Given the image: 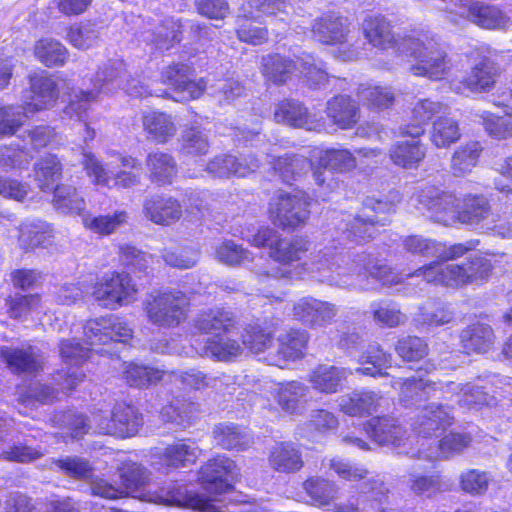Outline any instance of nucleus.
Wrapping results in <instances>:
<instances>
[{
	"label": "nucleus",
	"mask_w": 512,
	"mask_h": 512,
	"mask_svg": "<svg viewBox=\"0 0 512 512\" xmlns=\"http://www.w3.org/2000/svg\"><path fill=\"white\" fill-rule=\"evenodd\" d=\"M124 65L120 61L109 63L97 72L92 89H75L71 80L62 76L48 75L45 71L29 76V89L23 91L21 107L0 106V136L12 135L23 124L25 118L36 112L52 108L60 94L68 96L64 115L76 121H82L100 93L111 92L121 87L132 97L148 95L170 96L169 93H158L136 78L127 79L123 83Z\"/></svg>",
	"instance_id": "obj_1"
},
{
	"label": "nucleus",
	"mask_w": 512,
	"mask_h": 512,
	"mask_svg": "<svg viewBox=\"0 0 512 512\" xmlns=\"http://www.w3.org/2000/svg\"><path fill=\"white\" fill-rule=\"evenodd\" d=\"M310 242L305 238H282L272 246L269 256L279 266L271 271L258 273V281L261 287L258 289L260 295L270 303L282 301L285 293L275 289L274 283L279 279L301 278L308 274L322 282L331 285H346L350 283L347 268L342 267L347 259L344 253L334 248H325L312 255L309 261L301 263L302 257L308 252Z\"/></svg>",
	"instance_id": "obj_2"
},
{
	"label": "nucleus",
	"mask_w": 512,
	"mask_h": 512,
	"mask_svg": "<svg viewBox=\"0 0 512 512\" xmlns=\"http://www.w3.org/2000/svg\"><path fill=\"white\" fill-rule=\"evenodd\" d=\"M413 205L436 222L443 225L462 223L474 228H494V214L488 200L482 195L457 197L450 192H441L434 186H426L412 197Z\"/></svg>",
	"instance_id": "obj_3"
},
{
	"label": "nucleus",
	"mask_w": 512,
	"mask_h": 512,
	"mask_svg": "<svg viewBox=\"0 0 512 512\" xmlns=\"http://www.w3.org/2000/svg\"><path fill=\"white\" fill-rule=\"evenodd\" d=\"M84 335L90 350L103 354L108 352L104 348H96L97 345H108L111 342L125 343L132 337V330L126 323L117 317H106L89 320L84 326ZM89 348L80 346L75 339L64 340L60 344V355L66 365L62 390H71L84 378V373L79 370V365L88 357Z\"/></svg>",
	"instance_id": "obj_4"
},
{
	"label": "nucleus",
	"mask_w": 512,
	"mask_h": 512,
	"mask_svg": "<svg viewBox=\"0 0 512 512\" xmlns=\"http://www.w3.org/2000/svg\"><path fill=\"white\" fill-rule=\"evenodd\" d=\"M317 158L318 166L303 156L290 155L279 157L270 164L273 165V170L279 174L281 179L287 183L312 168L316 184L321 187L326 184L327 192H332L339 186V182L331 170L350 171L357 165V157L347 149L320 150L317 152Z\"/></svg>",
	"instance_id": "obj_5"
},
{
	"label": "nucleus",
	"mask_w": 512,
	"mask_h": 512,
	"mask_svg": "<svg viewBox=\"0 0 512 512\" xmlns=\"http://www.w3.org/2000/svg\"><path fill=\"white\" fill-rule=\"evenodd\" d=\"M496 257V254L476 253L464 264H447V261L441 260L432 261L407 276L422 278L427 283L451 288L479 285L489 278Z\"/></svg>",
	"instance_id": "obj_6"
},
{
	"label": "nucleus",
	"mask_w": 512,
	"mask_h": 512,
	"mask_svg": "<svg viewBox=\"0 0 512 512\" xmlns=\"http://www.w3.org/2000/svg\"><path fill=\"white\" fill-rule=\"evenodd\" d=\"M401 53L415 62L408 67L414 76L438 81L446 78L452 70V62L439 37L431 32H420L407 38L399 46Z\"/></svg>",
	"instance_id": "obj_7"
},
{
	"label": "nucleus",
	"mask_w": 512,
	"mask_h": 512,
	"mask_svg": "<svg viewBox=\"0 0 512 512\" xmlns=\"http://www.w3.org/2000/svg\"><path fill=\"white\" fill-rule=\"evenodd\" d=\"M111 157L115 158V161L104 165L94 154L83 153L82 165L95 185L126 189L140 184V173L133 171L140 167L137 158L117 152H112Z\"/></svg>",
	"instance_id": "obj_8"
},
{
	"label": "nucleus",
	"mask_w": 512,
	"mask_h": 512,
	"mask_svg": "<svg viewBox=\"0 0 512 512\" xmlns=\"http://www.w3.org/2000/svg\"><path fill=\"white\" fill-rule=\"evenodd\" d=\"M189 298L181 291H158L146 297L143 311L149 323L159 328H175L188 317Z\"/></svg>",
	"instance_id": "obj_9"
},
{
	"label": "nucleus",
	"mask_w": 512,
	"mask_h": 512,
	"mask_svg": "<svg viewBox=\"0 0 512 512\" xmlns=\"http://www.w3.org/2000/svg\"><path fill=\"white\" fill-rule=\"evenodd\" d=\"M452 22L467 20L487 30H506L511 18L500 7L470 0H442Z\"/></svg>",
	"instance_id": "obj_10"
},
{
	"label": "nucleus",
	"mask_w": 512,
	"mask_h": 512,
	"mask_svg": "<svg viewBox=\"0 0 512 512\" xmlns=\"http://www.w3.org/2000/svg\"><path fill=\"white\" fill-rule=\"evenodd\" d=\"M299 70L309 82L320 85L327 79V73L321 61L309 54L298 59L296 63L278 54L268 55L262 60L264 76L274 83H284L294 71Z\"/></svg>",
	"instance_id": "obj_11"
},
{
	"label": "nucleus",
	"mask_w": 512,
	"mask_h": 512,
	"mask_svg": "<svg viewBox=\"0 0 512 512\" xmlns=\"http://www.w3.org/2000/svg\"><path fill=\"white\" fill-rule=\"evenodd\" d=\"M291 0H249L241 7L242 15L239 17L237 36L240 41L252 45H261L268 39L266 28L255 24L259 17L257 13L276 15L284 12Z\"/></svg>",
	"instance_id": "obj_12"
},
{
	"label": "nucleus",
	"mask_w": 512,
	"mask_h": 512,
	"mask_svg": "<svg viewBox=\"0 0 512 512\" xmlns=\"http://www.w3.org/2000/svg\"><path fill=\"white\" fill-rule=\"evenodd\" d=\"M395 211V205L388 201L368 199L365 202L362 215L351 218L350 215H341L337 228L348 233L357 241H365L374 237L376 224L385 225L386 217Z\"/></svg>",
	"instance_id": "obj_13"
},
{
	"label": "nucleus",
	"mask_w": 512,
	"mask_h": 512,
	"mask_svg": "<svg viewBox=\"0 0 512 512\" xmlns=\"http://www.w3.org/2000/svg\"><path fill=\"white\" fill-rule=\"evenodd\" d=\"M138 289L127 273H105L93 286L92 295L99 305L114 310L136 300Z\"/></svg>",
	"instance_id": "obj_14"
},
{
	"label": "nucleus",
	"mask_w": 512,
	"mask_h": 512,
	"mask_svg": "<svg viewBox=\"0 0 512 512\" xmlns=\"http://www.w3.org/2000/svg\"><path fill=\"white\" fill-rule=\"evenodd\" d=\"M402 246L407 253L415 257L423 259L435 258L434 261H452L472 251L476 243L469 241L447 245L423 235H409L402 239Z\"/></svg>",
	"instance_id": "obj_15"
},
{
	"label": "nucleus",
	"mask_w": 512,
	"mask_h": 512,
	"mask_svg": "<svg viewBox=\"0 0 512 512\" xmlns=\"http://www.w3.org/2000/svg\"><path fill=\"white\" fill-rule=\"evenodd\" d=\"M93 422L99 433L118 438H129L137 434L143 424V419L134 406L119 402L113 406L110 417L102 413H95Z\"/></svg>",
	"instance_id": "obj_16"
},
{
	"label": "nucleus",
	"mask_w": 512,
	"mask_h": 512,
	"mask_svg": "<svg viewBox=\"0 0 512 512\" xmlns=\"http://www.w3.org/2000/svg\"><path fill=\"white\" fill-rule=\"evenodd\" d=\"M269 217L281 228H297L309 217L308 201L303 193L278 192L270 201Z\"/></svg>",
	"instance_id": "obj_17"
},
{
	"label": "nucleus",
	"mask_w": 512,
	"mask_h": 512,
	"mask_svg": "<svg viewBox=\"0 0 512 512\" xmlns=\"http://www.w3.org/2000/svg\"><path fill=\"white\" fill-rule=\"evenodd\" d=\"M191 74V68L185 64H174L162 71L161 82L173 89L174 95L171 97L175 101H189L203 94L206 88L205 81H194L190 78Z\"/></svg>",
	"instance_id": "obj_18"
},
{
	"label": "nucleus",
	"mask_w": 512,
	"mask_h": 512,
	"mask_svg": "<svg viewBox=\"0 0 512 512\" xmlns=\"http://www.w3.org/2000/svg\"><path fill=\"white\" fill-rule=\"evenodd\" d=\"M347 259L346 263H342V267H346V272L349 273L350 283L340 285L341 287L356 285L360 278L369 275L383 285L392 286L401 282V275L395 272L392 268L378 263H373L369 255H357L354 259L345 254Z\"/></svg>",
	"instance_id": "obj_19"
},
{
	"label": "nucleus",
	"mask_w": 512,
	"mask_h": 512,
	"mask_svg": "<svg viewBox=\"0 0 512 512\" xmlns=\"http://www.w3.org/2000/svg\"><path fill=\"white\" fill-rule=\"evenodd\" d=\"M235 476L234 462L225 457L208 461L199 471V480L203 488L215 495L230 491Z\"/></svg>",
	"instance_id": "obj_20"
},
{
	"label": "nucleus",
	"mask_w": 512,
	"mask_h": 512,
	"mask_svg": "<svg viewBox=\"0 0 512 512\" xmlns=\"http://www.w3.org/2000/svg\"><path fill=\"white\" fill-rule=\"evenodd\" d=\"M363 33L366 40L374 47L380 50L391 49L399 58L403 53L399 49L402 42L413 35L396 37L392 32L390 23L383 17L370 16L363 22Z\"/></svg>",
	"instance_id": "obj_21"
},
{
	"label": "nucleus",
	"mask_w": 512,
	"mask_h": 512,
	"mask_svg": "<svg viewBox=\"0 0 512 512\" xmlns=\"http://www.w3.org/2000/svg\"><path fill=\"white\" fill-rule=\"evenodd\" d=\"M448 107L440 101L419 99L411 107L409 123L402 126L403 136L420 138L425 133L426 124L436 115L445 114Z\"/></svg>",
	"instance_id": "obj_22"
},
{
	"label": "nucleus",
	"mask_w": 512,
	"mask_h": 512,
	"mask_svg": "<svg viewBox=\"0 0 512 512\" xmlns=\"http://www.w3.org/2000/svg\"><path fill=\"white\" fill-rule=\"evenodd\" d=\"M259 167V159L252 154L242 155L240 158L224 155L210 161L206 171L214 177H246Z\"/></svg>",
	"instance_id": "obj_23"
},
{
	"label": "nucleus",
	"mask_w": 512,
	"mask_h": 512,
	"mask_svg": "<svg viewBox=\"0 0 512 512\" xmlns=\"http://www.w3.org/2000/svg\"><path fill=\"white\" fill-rule=\"evenodd\" d=\"M499 65L489 57H482L475 63L461 84L463 90L471 93H485L492 90L500 76Z\"/></svg>",
	"instance_id": "obj_24"
},
{
	"label": "nucleus",
	"mask_w": 512,
	"mask_h": 512,
	"mask_svg": "<svg viewBox=\"0 0 512 512\" xmlns=\"http://www.w3.org/2000/svg\"><path fill=\"white\" fill-rule=\"evenodd\" d=\"M144 217L156 225L169 226L182 216V207L173 197L152 196L143 203Z\"/></svg>",
	"instance_id": "obj_25"
},
{
	"label": "nucleus",
	"mask_w": 512,
	"mask_h": 512,
	"mask_svg": "<svg viewBox=\"0 0 512 512\" xmlns=\"http://www.w3.org/2000/svg\"><path fill=\"white\" fill-rule=\"evenodd\" d=\"M274 118L278 123L293 127L304 128L309 131H319L323 123L316 114L308 113L301 103L293 100L281 102L275 109Z\"/></svg>",
	"instance_id": "obj_26"
},
{
	"label": "nucleus",
	"mask_w": 512,
	"mask_h": 512,
	"mask_svg": "<svg viewBox=\"0 0 512 512\" xmlns=\"http://www.w3.org/2000/svg\"><path fill=\"white\" fill-rule=\"evenodd\" d=\"M307 334L299 330H288L278 337V348L275 356L267 358L270 364L282 367L288 361L301 359L306 350Z\"/></svg>",
	"instance_id": "obj_27"
},
{
	"label": "nucleus",
	"mask_w": 512,
	"mask_h": 512,
	"mask_svg": "<svg viewBox=\"0 0 512 512\" xmlns=\"http://www.w3.org/2000/svg\"><path fill=\"white\" fill-rule=\"evenodd\" d=\"M0 359L11 371L16 373L35 372L42 368L43 363L39 351L32 346L21 349L2 346L0 348Z\"/></svg>",
	"instance_id": "obj_28"
},
{
	"label": "nucleus",
	"mask_w": 512,
	"mask_h": 512,
	"mask_svg": "<svg viewBox=\"0 0 512 512\" xmlns=\"http://www.w3.org/2000/svg\"><path fill=\"white\" fill-rule=\"evenodd\" d=\"M427 146L419 138L399 140L389 149L393 164L404 169H416L426 157Z\"/></svg>",
	"instance_id": "obj_29"
},
{
	"label": "nucleus",
	"mask_w": 512,
	"mask_h": 512,
	"mask_svg": "<svg viewBox=\"0 0 512 512\" xmlns=\"http://www.w3.org/2000/svg\"><path fill=\"white\" fill-rule=\"evenodd\" d=\"M312 32L318 41L324 44H344L349 33V22L336 15H325L316 19Z\"/></svg>",
	"instance_id": "obj_30"
},
{
	"label": "nucleus",
	"mask_w": 512,
	"mask_h": 512,
	"mask_svg": "<svg viewBox=\"0 0 512 512\" xmlns=\"http://www.w3.org/2000/svg\"><path fill=\"white\" fill-rule=\"evenodd\" d=\"M142 126L148 140L165 144L177 131L172 116L159 111H147L142 116Z\"/></svg>",
	"instance_id": "obj_31"
},
{
	"label": "nucleus",
	"mask_w": 512,
	"mask_h": 512,
	"mask_svg": "<svg viewBox=\"0 0 512 512\" xmlns=\"http://www.w3.org/2000/svg\"><path fill=\"white\" fill-rule=\"evenodd\" d=\"M352 372L343 367L322 364L311 371L308 381L322 393H336Z\"/></svg>",
	"instance_id": "obj_32"
},
{
	"label": "nucleus",
	"mask_w": 512,
	"mask_h": 512,
	"mask_svg": "<svg viewBox=\"0 0 512 512\" xmlns=\"http://www.w3.org/2000/svg\"><path fill=\"white\" fill-rule=\"evenodd\" d=\"M231 330L229 332L220 331L214 336L208 337L205 344L199 348L198 353L219 361H229L238 357L242 353V346L231 337Z\"/></svg>",
	"instance_id": "obj_33"
},
{
	"label": "nucleus",
	"mask_w": 512,
	"mask_h": 512,
	"mask_svg": "<svg viewBox=\"0 0 512 512\" xmlns=\"http://www.w3.org/2000/svg\"><path fill=\"white\" fill-rule=\"evenodd\" d=\"M193 328L201 334L229 332L234 327L233 313L223 308H213L201 311L193 319Z\"/></svg>",
	"instance_id": "obj_34"
},
{
	"label": "nucleus",
	"mask_w": 512,
	"mask_h": 512,
	"mask_svg": "<svg viewBox=\"0 0 512 512\" xmlns=\"http://www.w3.org/2000/svg\"><path fill=\"white\" fill-rule=\"evenodd\" d=\"M145 165L149 179L159 185L171 183L177 173L174 157L158 149L148 153Z\"/></svg>",
	"instance_id": "obj_35"
},
{
	"label": "nucleus",
	"mask_w": 512,
	"mask_h": 512,
	"mask_svg": "<svg viewBox=\"0 0 512 512\" xmlns=\"http://www.w3.org/2000/svg\"><path fill=\"white\" fill-rule=\"evenodd\" d=\"M327 116L341 129L352 128L360 118V110L351 97L339 95L327 103Z\"/></svg>",
	"instance_id": "obj_36"
},
{
	"label": "nucleus",
	"mask_w": 512,
	"mask_h": 512,
	"mask_svg": "<svg viewBox=\"0 0 512 512\" xmlns=\"http://www.w3.org/2000/svg\"><path fill=\"white\" fill-rule=\"evenodd\" d=\"M451 410L441 405L430 404L426 406L421 415L413 423L414 430L423 437L436 434L438 430L451 423Z\"/></svg>",
	"instance_id": "obj_37"
},
{
	"label": "nucleus",
	"mask_w": 512,
	"mask_h": 512,
	"mask_svg": "<svg viewBox=\"0 0 512 512\" xmlns=\"http://www.w3.org/2000/svg\"><path fill=\"white\" fill-rule=\"evenodd\" d=\"M54 237L50 224L43 221H26L19 227V245L26 250L46 247Z\"/></svg>",
	"instance_id": "obj_38"
},
{
	"label": "nucleus",
	"mask_w": 512,
	"mask_h": 512,
	"mask_svg": "<svg viewBox=\"0 0 512 512\" xmlns=\"http://www.w3.org/2000/svg\"><path fill=\"white\" fill-rule=\"evenodd\" d=\"M461 342L467 353H486L495 343V335L489 325L476 323L464 329Z\"/></svg>",
	"instance_id": "obj_39"
},
{
	"label": "nucleus",
	"mask_w": 512,
	"mask_h": 512,
	"mask_svg": "<svg viewBox=\"0 0 512 512\" xmlns=\"http://www.w3.org/2000/svg\"><path fill=\"white\" fill-rule=\"evenodd\" d=\"M341 410L350 416L371 414L379 405L380 397L371 391H355L340 398Z\"/></svg>",
	"instance_id": "obj_40"
},
{
	"label": "nucleus",
	"mask_w": 512,
	"mask_h": 512,
	"mask_svg": "<svg viewBox=\"0 0 512 512\" xmlns=\"http://www.w3.org/2000/svg\"><path fill=\"white\" fill-rule=\"evenodd\" d=\"M216 444L224 448L254 445L253 436L247 427L233 423L219 424L213 431Z\"/></svg>",
	"instance_id": "obj_41"
},
{
	"label": "nucleus",
	"mask_w": 512,
	"mask_h": 512,
	"mask_svg": "<svg viewBox=\"0 0 512 512\" xmlns=\"http://www.w3.org/2000/svg\"><path fill=\"white\" fill-rule=\"evenodd\" d=\"M358 363L363 367L356 369L357 373L371 377L385 376L384 372L391 366V355L383 351L378 344H371L361 355Z\"/></svg>",
	"instance_id": "obj_42"
},
{
	"label": "nucleus",
	"mask_w": 512,
	"mask_h": 512,
	"mask_svg": "<svg viewBox=\"0 0 512 512\" xmlns=\"http://www.w3.org/2000/svg\"><path fill=\"white\" fill-rule=\"evenodd\" d=\"M149 501L166 506L191 509L201 504L199 496L188 493L183 485L177 483L169 484L166 488L161 489L160 493L152 495Z\"/></svg>",
	"instance_id": "obj_43"
},
{
	"label": "nucleus",
	"mask_w": 512,
	"mask_h": 512,
	"mask_svg": "<svg viewBox=\"0 0 512 512\" xmlns=\"http://www.w3.org/2000/svg\"><path fill=\"white\" fill-rule=\"evenodd\" d=\"M461 138V130L456 119L442 115L433 121L430 141L437 148H448Z\"/></svg>",
	"instance_id": "obj_44"
},
{
	"label": "nucleus",
	"mask_w": 512,
	"mask_h": 512,
	"mask_svg": "<svg viewBox=\"0 0 512 512\" xmlns=\"http://www.w3.org/2000/svg\"><path fill=\"white\" fill-rule=\"evenodd\" d=\"M52 204L54 208L64 214H78L82 216L85 211V200L70 185H58L53 189Z\"/></svg>",
	"instance_id": "obj_45"
},
{
	"label": "nucleus",
	"mask_w": 512,
	"mask_h": 512,
	"mask_svg": "<svg viewBox=\"0 0 512 512\" xmlns=\"http://www.w3.org/2000/svg\"><path fill=\"white\" fill-rule=\"evenodd\" d=\"M357 95L363 105L377 110L391 107L395 100V94L391 87L374 83L361 84Z\"/></svg>",
	"instance_id": "obj_46"
},
{
	"label": "nucleus",
	"mask_w": 512,
	"mask_h": 512,
	"mask_svg": "<svg viewBox=\"0 0 512 512\" xmlns=\"http://www.w3.org/2000/svg\"><path fill=\"white\" fill-rule=\"evenodd\" d=\"M365 429L368 436L379 445H394L403 435L396 421L387 417L372 418Z\"/></svg>",
	"instance_id": "obj_47"
},
{
	"label": "nucleus",
	"mask_w": 512,
	"mask_h": 512,
	"mask_svg": "<svg viewBox=\"0 0 512 512\" xmlns=\"http://www.w3.org/2000/svg\"><path fill=\"white\" fill-rule=\"evenodd\" d=\"M122 374L130 386L144 388L158 383L163 379L165 373L156 368L124 362L122 364Z\"/></svg>",
	"instance_id": "obj_48"
},
{
	"label": "nucleus",
	"mask_w": 512,
	"mask_h": 512,
	"mask_svg": "<svg viewBox=\"0 0 512 512\" xmlns=\"http://www.w3.org/2000/svg\"><path fill=\"white\" fill-rule=\"evenodd\" d=\"M482 146L478 142H469L459 146L451 158V171L455 176H463L477 165Z\"/></svg>",
	"instance_id": "obj_49"
},
{
	"label": "nucleus",
	"mask_w": 512,
	"mask_h": 512,
	"mask_svg": "<svg viewBox=\"0 0 512 512\" xmlns=\"http://www.w3.org/2000/svg\"><path fill=\"white\" fill-rule=\"evenodd\" d=\"M82 224L88 230L99 235H109L127 222V213L117 211L111 215L93 216L88 213L82 214Z\"/></svg>",
	"instance_id": "obj_50"
},
{
	"label": "nucleus",
	"mask_w": 512,
	"mask_h": 512,
	"mask_svg": "<svg viewBox=\"0 0 512 512\" xmlns=\"http://www.w3.org/2000/svg\"><path fill=\"white\" fill-rule=\"evenodd\" d=\"M61 175L62 165L55 155L49 154L35 165V180L42 191H51Z\"/></svg>",
	"instance_id": "obj_51"
},
{
	"label": "nucleus",
	"mask_w": 512,
	"mask_h": 512,
	"mask_svg": "<svg viewBox=\"0 0 512 512\" xmlns=\"http://www.w3.org/2000/svg\"><path fill=\"white\" fill-rule=\"evenodd\" d=\"M400 385V399L406 405L413 404L417 400H422L430 395V389H434L435 381L423 378H407L402 383L393 382V387Z\"/></svg>",
	"instance_id": "obj_52"
},
{
	"label": "nucleus",
	"mask_w": 512,
	"mask_h": 512,
	"mask_svg": "<svg viewBox=\"0 0 512 512\" xmlns=\"http://www.w3.org/2000/svg\"><path fill=\"white\" fill-rule=\"evenodd\" d=\"M37 59L47 67L63 65L68 57L67 49L54 39H41L35 47Z\"/></svg>",
	"instance_id": "obj_53"
},
{
	"label": "nucleus",
	"mask_w": 512,
	"mask_h": 512,
	"mask_svg": "<svg viewBox=\"0 0 512 512\" xmlns=\"http://www.w3.org/2000/svg\"><path fill=\"white\" fill-rule=\"evenodd\" d=\"M273 333L259 324L248 325L242 335V342L254 354H260L271 348Z\"/></svg>",
	"instance_id": "obj_54"
},
{
	"label": "nucleus",
	"mask_w": 512,
	"mask_h": 512,
	"mask_svg": "<svg viewBox=\"0 0 512 512\" xmlns=\"http://www.w3.org/2000/svg\"><path fill=\"white\" fill-rule=\"evenodd\" d=\"M486 132L498 140L512 138V115L497 116L488 111L479 114Z\"/></svg>",
	"instance_id": "obj_55"
},
{
	"label": "nucleus",
	"mask_w": 512,
	"mask_h": 512,
	"mask_svg": "<svg viewBox=\"0 0 512 512\" xmlns=\"http://www.w3.org/2000/svg\"><path fill=\"white\" fill-rule=\"evenodd\" d=\"M6 306L7 313L11 318L23 319L39 310L41 298L36 294L27 296L15 294L6 300Z\"/></svg>",
	"instance_id": "obj_56"
},
{
	"label": "nucleus",
	"mask_w": 512,
	"mask_h": 512,
	"mask_svg": "<svg viewBox=\"0 0 512 512\" xmlns=\"http://www.w3.org/2000/svg\"><path fill=\"white\" fill-rule=\"evenodd\" d=\"M181 24L173 18H167L163 24L157 28V32L153 33L151 41L160 50L169 49L174 43L180 42ZM145 40H150L149 36H145Z\"/></svg>",
	"instance_id": "obj_57"
},
{
	"label": "nucleus",
	"mask_w": 512,
	"mask_h": 512,
	"mask_svg": "<svg viewBox=\"0 0 512 512\" xmlns=\"http://www.w3.org/2000/svg\"><path fill=\"white\" fill-rule=\"evenodd\" d=\"M67 40L75 48L86 50L97 44L99 32L90 23L75 24L69 28Z\"/></svg>",
	"instance_id": "obj_58"
},
{
	"label": "nucleus",
	"mask_w": 512,
	"mask_h": 512,
	"mask_svg": "<svg viewBox=\"0 0 512 512\" xmlns=\"http://www.w3.org/2000/svg\"><path fill=\"white\" fill-rule=\"evenodd\" d=\"M306 390V387L297 381L282 384L278 388L277 393L279 405L287 412H295L298 408L299 401L305 396Z\"/></svg>",
	"instance_id": "obj_59"
},
{
	"label": "nucleus",
	"mask_w": 512,
	"mask_h": 512,
	"mask_svg": "<svg viewBox=\"0 0 512 512\" xmlns=\"http://www.w3.org/2000/svg\"><path fill=\"white\" fill-rule=\"evenodd\" d=\"M118 470L122 484L126 488L127 493L134 492L136 489L144 486L148 481L147 471L136 463L125 462Z\"/></svg>",
	"instance_id": "obj_60"
},
{
	"label": "nucleus",
	"mask_w": 512,
	"mask_h": 512,
	"mask_svg": "<svg viewBox=\"0 0 512 512\" xmlns=\"http://www.w3.org/2000/svg\"><path fill=\"white\" fill-rule=\"evenodd\" d=\"M304 489L319 506L328 505L336 497L332 483L320 478H311L304 482Z\"/></svg>",
	"instance_id": "obj_61"
},
{
	"label": "nucleus",
	"mask_w": 512,
	"mask_h": 512,
	"mask_svg": "<svg viewBox=\"0 0 512 512\" xmlns=\"http://www.w3.org/2000/svg\"><path fill=\"white\" fill-rule=\"evenodd\" d=\"M271 466L279 472H294L303 466L298 450H273L269 457Z\"/></svg>",
	"instance_id": "obj_62"
},
{
	"label": "nucleus",
	"mask_w": 512,
	"mask_h": 512,
	"mask_svg": "<svg viewBox=\"0 0 512 512\" xmlns=\"http://www.w3.org/2000/svg\"><path fill=\"white\" fill-rule=\"evenodd\" d=\"M182 151L191 156L206 154L209 150L207 136L197 127H190L182 135Z\"/></svg>",
	"instance_id": "obj_63"
},
{
	"label": "nucleus",
	"mask_w": 512,
	"mask_h": 512,
	"mask_svg": "<svg viewBox=\"0 0 512 512\" xmlns=\"http://www.w3.org/2000/svg\"><path fill=\"white\" fill-rule=\"evenodd\" d=\"M371 311L374 321L384 326L395 327L405 321V316L393 303H372Z\"/></svg>",
	"instance_id": "obj_64"
}]
</instances>
